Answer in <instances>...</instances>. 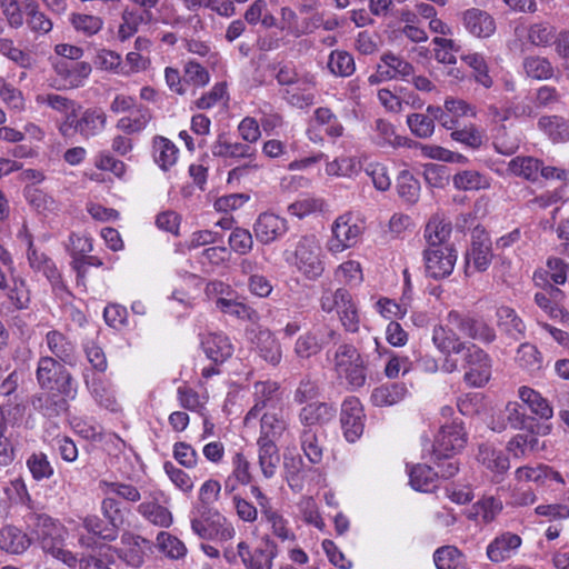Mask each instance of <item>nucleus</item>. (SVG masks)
Wrapping results in <instances>:
<instances>
[{
	"instance_id": "nucleus-27",
	"label": "nucleus",
	"mask_w": 569,
	"mask_h": 569,
	"mask_svg": "<svg viewBox=\"0 0 569 569\" xmlns=\"http://www.w3.org/2000/svg\"><path fill=\"white\" fill-rule=\"evenodd\" d=\"M278 389V383L270 380L258 381L253 385L252 395L254 405L244 417V423L247 426L259 417L261 410L264 409L268 403H271L276 399Z\"/></svg>"
},
{
	"instance_id": "nucleus-33",
	"label": "nucleus",
	"mask_w": 569,
	"mask_h": 569,
	"mask_svg": "<svg viewBox=\"0 0 569 569\" xmlns=\"http://www.w3.org/2000/svg\"><path fill=\"white\" fill-rule=\"evenodd\" d=\"M28 525L32 528L37 538L41 540V546L54 543L56 538L59 536V525L48 515L31 513L28 517Z\"/></svg>"
},
{
	"instance_id": "nucleus-23",
	"label": "nucleus",
	"mask_w": 569,
	"mask_h": 569,
	"mask_svg": "<svg viewBox=\"0 0 569 569\" xmlns=\"http://www.w3.org/2000/svg\"><path fill=\"white\" fill-rule=\"evenodd\" d=\"M515 478L518 482H535L538 486H549L552 481L565 483L562 476L547 465L519 467Z\"/></svg>"
},
{
	"instance_id": "nucleus-13",
	"label": "nucleus",
	"mask_w": 569,
	"mask_h": 569,
	"mask_svg": "<svg viewBox=\"0 0 569 569\" xmlns=\"http://www.w3.org/2000/svg\"><path fill=\"white\" fill-rule=\"evenodd\" d=\"M288 230L287 219L271 211L260 213L253 223L254 237L262 244L278 241Z\"/></svg>"
},
{
	"instance_id": "nucleus-26",
	"label": "nucleus",
	"mask_w": 569,
	"mask_h": 569,
	"mask_svg": "<svg viewBox=\"0 0 569 569\" xmlns=\"http://www.w3.org/2000/svg\"><path fill=\"white\" fill-rule=\"evenodd\" d=\"M462 22L469 33L478 38H488L496 31L493 18L480 9H468L462 13Z\"/></svg>"
},
{
	"instance_id": "nucleus-18",
	"label": "nucleus",
	"mask_w": 569,
	"mask_h": 569,
	"mask_svg": "<svg viewBox=\"0 0 569 569\" xmlns=\"http://www.w3.org/2000/svg\"><path fill=\"white\" fill-rule=\"evenodd\" d=\"M201 348L213 363L220 365L233 353V345L222 332H208L201 336Z\"/></svg>"
},
{
	"instance_id": "nucleus-46",
	"label": "nucleus",
	"mask_w": 569,
	"mask_h": 569,
	"mask_svg": "<svg viewBox=\"0 0 569 569\" xmlns=\"http://www.w3.org/2000/svg\"><path fill=\"white\" fill-rule=\"evenodd\" d=\"M498 326L515 339L525 336L526 326L517 312L507 306H502L497 310Z\"/></svg>"
},
{
	"instance_id": "nucleus-11",
	"label": "nucleus",
	"mask_w": 569,
	"mask_h": 569,
	"mask_svg": "<svg viewBox=\"0 0 569 569\" xmlns=\"http://www.w3.org/2000/svg\"><path fill=\"white\" fill-rule=\"evenodd\" d=\"M52 68L59 79V89H74L82 87L89 78L92 67L87 61H68L58 59Z\"/></svg>"
},
{
	"instance_id": "nucleus-60",
	"label": "nucleus",
	"mask_w": 569,
	"mask_h": 569,
	"mask_svg": "<svg viewBox=\"0 0 569 569\" xmlns=\"http://www.w3.org/2000/svg\"><path fill=\"white\" fill-rule=\"evenodd\" d=\"M177 398L182 408L199 416L206 415L207 397L200 396L196 390L187 386H180L177 389Z\"/></svg>"
},
{
	"instance_id": "nucleus-37",
	"label": "nucleus",
	"mask_w": 569,
	"mask_h": 569,
	"mask_svg": "<svg viewBox=\"0 0 569 569\" xmlns=\"http://www.w3.org/2000/svg\"><path fill=\"white\" fill-rule=\"evenodd\" d=\"M258 445V466L263 479H272L280 463V455L276 443L262 442Z\"/></svg>"
},
{
	"instance_id": "nucleus-14",
	"label": "nucleus",
	"mask_w": 569,
	"mask_h": 569,
	"mask_svg": "<svg viewBox=\"0 0 569 569\" xmlns=\"http://www.w3.org/2000/svg\"><path fill=\"white\" fill-rule=\"evenodd\" d=\"M365 413L359 399L351 397L343 401L341 407V428L349 442L357 441L365 429Z\"/></svg>"
},
{
	"instance_id": "nucleus-6",
	"label": "nucleus",
	"mask_w": 569,
	"mask_h": 569,
	"mask_svg": "<svg viewBox=\"0 0 569 569\" xmlns=\"http://www.w3.org/2000/svg\"><path fill=\"white\" fill-rule=\"evenodd\" d=\"M333 369L337 377L347 385L357 389L366 383L367 373L365 361L359 351L352 345H340L335 351Z\"/></svg>"
},
{
	"instance_id": "nucleus-63",
	"label": "nucleus",
	"mask_w": 569,
	"mask_h": 569,
	"mask_svg": "<svg viewBox=\"0 0 569 569\" xmlns=\"http://www.w3.org/2000/svg\"><path fill=\"white\" fill-rule=\"evenodd\" d=\"M541 162L532 157H516L509 162V170L527 180L536 181L539 177Z\"/></svg>"
},
{
	"instance_id": "nucleus-10",
	"label": "nucleus",
	"mask_w": 569,
	"mask_h": 569,
	"mask_svg": "<svg viewBox=\"0 0 569 569\" xmlns=\"http://www.w3.org/2000/svg\"><path fill=\"white\" fill-rule=\"evenodd\" d=\"M426 272L433 279L446 278L451 274L457 253L450 246H432L425 250Z\"/></svg>"
},
{
	"instance_id": "nucleus-36",
	"label": "nucleus",
	"mask_w": 569,
	"mask_h": 569,
	"mask_svg": "<svg viewBox=\"0 0 569 569\" xmlns=\"http://www.w3.org/2000/svg\"><path fill=\"white\" fill-rule=\"evenodd\" d=\"M152 153L159 168L168 171L177 163L179 150L171 140L158 136L153 139Z\"/></svg>"
},
{
	"instance_id": "nucleus-9",
	"label": "nucleus",
	"mask_w": 569,
	"mask_h": 569,
	"mask_svg": "<svg viewBox=\"0 0 569 569\" xmlns=\"http://www.w3.org/2000/svg\"><path fill=\"white\" fill-rule=\"evenodd\" d=\"M465 381L475 388L483 387L491 377V359L478 346L470 343L463 351Z\"/></svg>"
},
{
	"instance_id": "nucleus-16",
	"label": "nucleus",
	"mask_w": 569,
	"mask_h": 569,
	"mask_svg": "<svg viewBox=\"0 0 569 569\" xmlns=\"http://www.w3.org/2000/svg\"><path fill=\"white\" fill-rule=\"evenodd\" d=\"M527 421L522 406L517 401H509L503 410L493 415L489 421V428L495 432H502L507 428L521 430Z\"/></svg>"
},
{
	"instance_id": "nucleus-64",
	"label": "nucleus",
	"mask_w": 569,
	"mask_h": 569,
	"mask_svg": "<svg viewBox=\"0 0 569 569\" xmlns=\"http://www.w3.org/2000/svg\"><path fill=\"white\" fill-rule=\"evenodd\" d=\"M477 515L480 516L483 525H489L496 520L503 509L500 498L486 496L473 505Z\"/></svg>"
},
{
	"instance_id": "nucleus-5",
	"label": "nucleus",
	"mask_w": 569,
	"mask_h": 569,
	"mask_svg": "<svg viewBox=\"0 0 569 569\" xmlns=\"http://www.w3.org/2000/svg\"><path fill=\"white\" fill-rule=\"evenodd\" d=\"M319 303L321 310L326 313L337 311L347 331L357 332L359 330V311L347 288L340 287L336 290H323Z\"/></svg>"
},
{
	"instance_id": "nucleus-2",
	"label": "nucleus",
	"mask_w": 569,
	"mask_h": 569,
	"mask_svg": "<svg viewBox=\"0 0 569 569\" xmlns=\"http://www.w3.org/2000/svg\"><path fill=\"white\" fill-rule=\"evenodd\" d=\"M37 382L43 390L56 391L58 395L76 399L78 385L71 373L59 361L50 356H41L36 370Z\"/></svg>"
},
{
	"instance_id": "nucleus-25",
	"label": "nucleus",
	"mask_w": 569,
	"mask_h": 569,
	"mask_svg": "<svg viewBox=\"0 0 569 569\" xmlns=\"http://www.w3.org/2000/svg\"><path fill=\"white\" fill-rule=\"evenodd\" d=\"M121 548L118 556L129 566L138 568L143 563L144 555L149 549V541L134 536L132 533H124L121 537Z\"/></svg>"
},
{
	"instance_id": "nucleus-48",
	"label": "nucleus",
	"mask_w": 569,
	"mask_h": 569,
	"mask_svg": "<svg viewBox=\"0 0 569 569\" xmlns=\"http://www.w3.org/2000/svg\"><path fill=\"white\" fill-rule=\"evenodd\" d=\"M451 233V222L446 218L436 214L433 216L426 226L425 237L432 246H446L445 242Z\"/></svg>"
},
{
	"instance_id": "nucleus-42",
	"label": "nucleus",
	"mask_w": 569,
	"mask_h": 569,
	"mask_svg": "<svg viewBox=\"0 0 569 569\" xmlns=\"http://www.w3.org/2000/svg\"><path fill=\"white\" fill-rule=\"evenodd\" d=\"M30 546L28 536L13 526H6L0 530V549L20 555Z\"/></svg>"
},
{
	"instance_id": "nucleus-21",
	"label": "nucleus",
	"mask_w": 569,
	"mask_h": 569,
	"mask_svg": "<svg viewBox=\"0 0 569 569\" xmlns=\"http://www.w3.org/2000/svg\"><path fill=\"white\" fill-rule=\"evenodd\" d=\"M163 493L152 491L146 497V500L139 505L138 512L149 522L168 528L172 523L171 512L160 503Z\"/></svg>"
},
{
	"instance_id": "nucleus-28",
	"label": "nucleus",
	"mask_w": 569,
	"mask_h": 569,
	"mask_svg": "<svg viewBox=\"0 0 569 569\" xmlns=\"http://www.w3.org/2000/svg\"><path fill=\"white\" fill-rule=\"evenodd\" d=\"M289 436L288 422L279 413H264L260 420V436L257 443L277 441Z\"/></svg>"
},
{
	"instance_id": "nucleus-62",
	"label": "nucleus",
	"mask_w": 569,
	"mask_h": 569,
	"mask_svg": "<svg viewBox=\"0 0 569 569\" xmlns=\"http://www.w3.org/2000/svg\"><path fill=\"white\" fill-rule=\"evenodd\" d=\"M448 130L451 131L450 137L452 140L471 149H479L483 143V134L473 123H469L463 128H458L457 124L455 126V129Z\"/></svg>"
},
{
	"instance_id": "nucleus-52",
	"label": "nucleus",
	"mask_w": 569,
	"mask_h": 569,
	"mask_svg": "<svg viewBox=\"0 0 569 569\" xmlns=\"http://www.w3.org/2000/svg\"><path fill=\"white\" fill-rule=\"evenodd\" d=\"M409 479L415 490L429 492L436 488L438 475L427 465H417L410 470Z\"/></svg>"
},
{
	"instance_id": "nucleus-39",
	"label": "nucleus",
	"mask_w": 569,
	"mask_h": 569,
	"mask_svg": "<svg viewBox=\"0 0 569 569\" xmlns=\"http://www.w3.org/2000/svg\"><path fill=\"white\" fill-rule=\"evenodd\" d=\"M48 351L57 359L69 362L73 358L74 345L71 340L58 330H50L44 336Z\"/></svg>"
},
{
	"instance_id": "nucleus-34",
	"label": "nucleus",
	"mask_w": 569,
	"mask_h": 569,
	"mask_svg": "<svg viewBox=\"0 0 569 569\" xmlns=\"http://www.w3.org/2000/svg\"><path fill=\"white\" fill-rule=\"evenodd\" d=\"M84 382L94 400L103 408L110 411L119 409L114 390L109 382L103 381L101 378L84 376Z\"/></svg>"
},
{
	"instance_id": "nucleus-30",
	"label": "nucleus",
	"mask_w": 569,
	"mask_h": 569,
	"mask_svg": "<svg viewBox=\"0 0 569 569\" xmlns=\"http://www.w3.org/2000/svg\"><path fill=\"white\" fill-rule=\"evenodd\" d=\"M409 396V389L403 382L387 383L377 387L371 392L370 400L376 407L393 406Z\"/></svg>"
},
{
	"instance_id": "nucleus-43",
	"label": "nucleus",
	"mask_w": 569,
	"mask_h": 569,
	"mask_svg": "<svg viewBox=\"0 0 569 569\" xmlns=\"http://www.w3.org/2000/svg\"><path fill=\"white\" fill-rule=\"evenodd\" d=\"M335 280L349 288L358 287L363 281V272L359 261L346 260L341 262L333 271Z\"/></svg>"
},
{
	"instance_id": "nucleus-12",
	"label": "nucleus",
	"mask_w": 569,
	"mask_h": 569,
	"mask_svg": "<svg viewBox=\"0 0 569 569\" xmlns=\"http://www.w3.org/2000/svg\"><path fill=\"white\" fill-rule=\"evenodd\" d=\"M266 548L251 549L246 541L238 543V555L246 569H272L278 556V547L269 537L264 538Z\"/></svg>"
},
{
	"instance_id": "nucleus-54",
	"label": "nucleus",
	"mask_w": 569,
	"mask_h": 569,
	"mask_svg": "<svg viewBox=\"0 0 569 569\" xmlns=\"http://www.w3.org/2000/svg\"><path fill=\"white\" fill-rule=\"evenodd\" d=\"M327 67L336 77H350L356 70L353 57L345 50H333L329 54Z\"/></svg>"
},
{
	"instance_id": "nucleus-56",
	"label": "nucleus",
	"mask_w": 569,
	"mask_h": 569,
	"mask_svg": "<svg viewBox=\"0 0 569 569\" xmlns=\"http://www.w3.org/2000/svg\"><path fill=\"white\" fill-rule=\"evenodd\" d=\"M7 297L18 310H26L31 302L30 289L21 277H12L11 286L8 284Z\"/></svg>"
},
{
	"instance_id": "nucleus-17",
	"label": "nucleus",
	"mask_w": 569,
	"mask_h": 569,
	"mask_svg": "<svg viewBox=\"0 0 569 569\" xmlns=\"http://www.w3.org/2000/svg\"><path fill=\"white\" fill-rule=\"evenodd\" d=\"M477 461L493 475L492 480L499 482L510 467L509 458L502 450L489 443H482L478 448Z\"/></svg>"
},
{
	"instance_id": "nucleus-20",
	"label": "nucleus",
	"mask_w": 569,
	"mask_h": 569,
	"mask_svg": "<svg viewBox=\"0 0 569 569\" xmlns=\"http://www.w3.org/2000/svg\"><path fill=\"white\" fill-rule=\"evenodd\" d=\"M253 350L267 363L276 367L281 362L280 341L269 329H260L252 339Z\"/></svg>"
},
{
	"instance_id": "nucleus-29",
	"label": "nucleus",
	"mask_w": 569,
	"mask_h": 569,
	"mask_svg": "<svg viewBox=\"0 0 569 569\" xmlns=\"http://www.w3.org/2000/svg\"><path fill=\"white\" fill-rule=\"evenodd\" d=\"M22 4L28 29L37 36L48 34L52 30L53 23L51 19L40 10L39 3L36 0H22Z\"/></svg>"
},
{
	"instance_id": "nucleus-40",
	"label": "nucleus",
	"mask_w": 569,
	"mask_h": 569,
	"mask_svg": "<svg viewBox=\"0 0 569 569\" xmlns=\"http://www.w3.org/2000/svg\"><path fill=\"white\" fill-rule=\"evenodd\" d=\"M283 98L293 107L307 108L313 103V83L307 77L284 89Z\"/></svg>"
},
{
	"instance_id": "nucleus-1",
	"label": "nucleus",
	"mask_w": 569,
	"mask_h": 569,
	"mask_svg": "<svg viewBox=\"0 0 569 569\" xmlns=\"http://www.w3.org/2000/svg\"><path fill=\"white\" fill-rule=\"evenodd\" d=\"M287 264L308 281L319 280L326 272V253L316 234L298 238L292 249L283 252Z\"/></svg>"
},
{
	"instance_id": "nucleus-45",
	"label": "nucleus",
	"mask_w": 569,
	"mask_h": 569,
	"mask_svg": "<svg viewBox=\"0 0 569 569\" xmlns=\"http://www.w3.org/2000/svg\"><path fill=\"white\" fill-rule=\"evenodd\" d=\"M518 396L530 408L531 412L541 419L548 420L552 417L553 410L551 406L538 391L523 386L519 388Z\"/></svg>"
},
{
	"instance_id": "nucleus-57",
	"label": "nucleus",
	"mask_w": 569,
	"mask_h": 569,
	"mask_svg": "<svg viewBox=\"0 0 569 569\" xmlns=\"http://www.w3.org/2000/svg\"><path fill=\"white\" fill-rule=\"evenodd\" d=\"M300 446L306 458L313 465L322 461L323 449L319 443L318 432L316 429H302L300 435Z\"/></svg>"
},
{
	"instance_id": "nucleus-31",
	"label": "nucleus",
	"mask_w": 569,
	"mask_h": 569,
	"mask_svg": "<svg viewBox=\"0 0 569 569\" xmlns=\"http://www.w3.org/2000/svg\"><path fill=\"white\" fill-rule=\"evenodd\" d=\"M0 54L23 70H31L37 63L30 50L20 48L10 38H0Z\"/></svg>"
},
{
	"instance_id": "nucleus-8",
	"label": "nucleus",
	"mask_w": 569,
	"mask_h": 569,
	"mask_svg": "<svg viewBox=\"0 0 569 569\" xmlns=\"http://www.w3.org/2000/svg\"><path fill=\"white\" fill-rule=\"evenodd\" d=\"M467 443V433L462 422L453 419L450 423H441L440 429L430 445L437 459H447L459 453Z\"/></svg>"
},
{
	"instance_id": "nucleus-4",
	"label": "nucleus",
	"mask_w": 569,
	"mask_h": 569,
	"mask_svg": "<svg viewBox=\"0 0 569 569\" xmlns=\"http://www.w3.org/2000/svg\"><path fill=\"white\" fill-rule=\"evenodd\" d=\"M107 126V114L98 107L81 110L78 106L73 113L63 119L59 131L67 137L72 133L80 134L83 139H90L100 134Z\"/></svg>"
},
{
	"instance_id": "nucleus-22",
	"label": "nucleus",
	"mask_w": 569,
	"mask_h": 569,
	"mask_svg": "<svg viewBox=\"0 0 569 569\" xmlns=\"http://www.w3.org/2000/svg\"><path fill=\"white\" fill-rule=\"evenodd\" d=\"M336 417V409L320 401L307 403L299 412V421L303 429L312 428L318 431L319 427L330 422Z\"/></svg>"
},
{
	"instance_id": "nucleus-24",
	"label": "nucleus",
	"mask_w": 569,
	"mask_h": 569,
	"mask_svg": "<svg viewBox=\"0 0 569 569\" xmlns=\"http://www.w3.org/2000/svg\"><path fill=\"white\" fill-rule=\"evenodd\" d=\"M280 16V30L295 38L312 32L313 29L319 28V22L321 21V14L316 12L310 19L299 24L298 14L289 7L281 8Z\"/></svg>"
},
{
	"instance_id": "nucleus-61",
	"label": "nucleus",
	"mask_w": 569,
	"mask_h": 569,
	"mask_svg": "<svg viewBox=\"0 0 569 569\" xmlns=\"http://www.w3.org/2000/svg\"><path fill=\"white\" fill-rule=\"evenodd\" d=\"M284 475L288 486L293 491H301L303 488L305 463L301 457H284Z\"/></svg>"
},
{
	"instance_id": "nucleus-15",
	"label": "nucleus",
	"mask_w": 569,
	"mask_h": 569,
	"mask_svg": "<svg viewBox=\"0 0 569 569\" xmlns=\"http://www.w3.org/2000/svg\"><path fill=\"white\" fill-rule=\"evenodd\" d=\"M522 545V538L511 531L497 535L487 546L486 555L493 563H500L515 557Z\"/></svg>"
},
{
	"instance_id": "nucleus-55",
	"label": "nucleus",
	"mask_w": 569,
	"mask_h": 569,
	"mask_svg": "<svg viewBox=\"0 0 569 569\" xmlns=\"http://www.w3.org/2000/svg\"><path fill=\"white\" fill-rule=\"evenodd\" d=\"M151 119L150 110L147 108H138L133 113L122 117L117 121V129L128 133H138L146 129Z\"/></svg>"
},
{
	"instance_id": "nucleus-59",
	"label": "nucleus",
	"mask_w": 569,
	"mask_h": 569,
	"mask_svg": "<svg viewBox=\"0 0 569 569\" xmlns=\"http://www.w3.org/2000/svg\"><path fill=\"white\" fill-rule=\"evenodd\" d=\"M34 101L39 107H48L54 111L63 113L64 118L70 113H73L78 107L74 101L57 93H38Z\"/></svg>"
},
{
	"instance_id": "nucleus-53",
	"label": "nucleus",
	"mask_w": 569,
	"mask_h": 569,
	"mask_svg": "<svg viewBox=\"0 0 569 569\" xmlns=\"http://www.w3.org/2000/svg\"><path fill=\"white\" fill-rule=\"evenodd\" d=\"M361 171V163L356 157L342 156L329 161L326 173L332 177L352 178Z\"/></svg>"
},
{
	"instance_id": "nucleus-38",
	"label": "nucleus",
	"mask_w": 569,
	"mask_h": 569,
	"mask_svg": "<svg viewBox=\"0 0 569 569\" xmlns=\"http://www.w3.org/2000/svg\"><path fill=\"white\" fill-rule=\"evenodd\" d=\"M437 569H469V562L465 553L456 546H443L433 553Z\"/></svg>"
},
{
	"instance_id": "nucleus-35",
	"label": "nucleus",
	"mask_w": 569,
	"mask_h": 569,
	"mask_svg": "<svg viewBox=\"0 0 569 569\" xmlns=\"http://www.w3.org/2000/svg\"><path fill=\"white\" fill-rule=\"evenodd\" d=\"M413 73V67L408 61L393 54L386 53L378 64V74L381 79L407 78Z\"/></svg>"
},
{
	"instance_id": "nucleus-32",
	"label": "nucleus",
	"mask_w": 569,
	"mask_h": 569,
	"mask_svg": "<svg viewBox=\"0 0 569 569\" xmlns=\"http://www.w3.org/2000/svg\"><path fill=\"white\" fill-rule=\"evenodd\" d=\"M457 325V322H453ZM461 333L482 343H491L496 339L495 329L482 319H475L460 313Z\"/></svg>"
},
{
	"instance_id": "nucleus-49",
	"label": "nucleus",
	"mask_w": 569,
	"mask_h": 569,
	"mask_svg": "<svg viewBox=\"0 0 569 569\" xmlns=\"http://www.w3.org/2000/svg\"><path fill=\"white\" fill-rule=\"evenodd\" d=\"M373 140L380 147H401L406 144V139L396 133L392 123L385 119H377L373 126Z\"/></svg>"
},
{
	"instance_id": "nucleus-50",
	"label": "nucleus",
	"mask_w": 569,
	"mask_h": 569,
	"mask_svg": "<svg viewBox=\"0 0 569 569\" xmlns=\"http://www.w3.org/2000/svg\"><path fill=\"white\" fill-rule=\"evenodd\" d=\"M313 119L318 126L323 128L329 138L338 139L343 136L345 127L331 109L327 107L317 108L313 112Z\"/></svg>"
},
{
	"instance_id": "nucleus-3",
	"label": "nucleus",
	"mask_w": 569,
	"mask_h": 569,
	"mask_svg": "<svg viewBox=\"0 0 569 569\" xmlns=\"http://www.w3.org/2000/svg\"><path fill=\"white\" fill-rule=\"evenodd\" d=\"M365 229L366 222L359 213L349 211L338 216L331 226V238L327 242V250L331 254H338L356 247Z\"/></svg>"
},
{
	"instance_id": "nucleus-7",
	"label": "nucleus",
	"mask_w": 569,
	"mask_h": 569,
	"mask_svg": "<svg viewBox=\"0 0 569 569\" xmlns=\"http://www.w3.org/2000/svg\"><path fill=\"white\" fill-rule=\"evenodd\" d=\"M453 322H460V313L456 310L450 311L446 319L432 329V343L439 352L446 356L461 353L470 346L458 335V332L461 333V325Z\"/></svg>"
},
{
	"instance_id": "nucleus-58",
	"label": "nucleus",
	"mask_w": 569,
	"mask_h": 569,
	"mask_svg": "<svg viewBox=\"0 0 569 569\" xmlns=\"http://www.w3.org/2000/svg\"><path fill=\"white\" fill-rule=\"evenodd\" d=\"M70 398L61 396L57 398L54 393L39 396L33 400V407L47 417H57L68 408Z\"/></svg>"
},
{
	"instance_id": "nucleus-51",
	"label": "nucleus",
	"mask_w": 569,
	"mask_h": 569,
	"mask_svg": "<svg viewBox=\"0 0 569 569\" xmlns=\"http://www.w3.org/2000/svg\"><path fill=\"white\" fill-rule=\"evenodd\" d=\"M269 513L262 518L269 526L271 533L282 542H295L297 536L289 525V520L277 509L268 511Z\"/></svg>"
},
{
	"instance_id": "nucleus-44",
	"label": "nucleus",
	"mask_w": 569,
	"mask_h": 569,
	"mask_svg": "<svg viewBox=\"0 0 569 569\" xmlns=\"http://www.w3.org/2000/svg\"><path fill=\"white\" fill-rule=\"evenodd\" d=\"M232 472L224 482L226 491H233L236 486L232 483L234 479L240 485H249L252 482L251 463L242 452H236L231 460Z\"/></svg>"
},
{
	"instance_id": "nucleus-19",
	"label": "nucleus",
	"mask_w": 569,
	"mask_h": 569,
	"mask_svg": "<svg viewBox=\"0 0 569 569\" xmlns=\"http://www.w3.org/2000/svg\"><path fill=\"white\" fill-rule=\"evenodd\" d=\"M28 264L34 273H41L51 283L53 289L63 287L60 272L54 261L39 248H30L26 252Z\"/></svg>"
},
{
	"instance_id": "nucleus-41",
	"label": "nucleus",
	"mask_w": 569,
	"mask_h": 569,
	"mask_svg": "<svg viewBox=\"0 0 569 569\" xmlns=\"http://www.w3.org/2000/svg\"><path fill=\"white\" fill-rule=\"evenodd\" d=\"M216 308L224 315L243 321L257 322L259 320V313L249 305L238 300L236 296L216 301Z\"/></svg>"
},
{
	"instance_id": "nucleus-47",
	"label": "nucleus",
	"mask_w": 569,
	"mask_h": 569,
	"mask_svg": "<svg viewBox=\"0 0 569 569\" xmlns=\"http://www.w3.org/2000/svg\"><path fill=\"white\" fill-rule=\"evenodd\" d=\"M539 128L553 142L569 141V121L558 116H543L538 121Z\"/></svg>"
}]
</instances>
